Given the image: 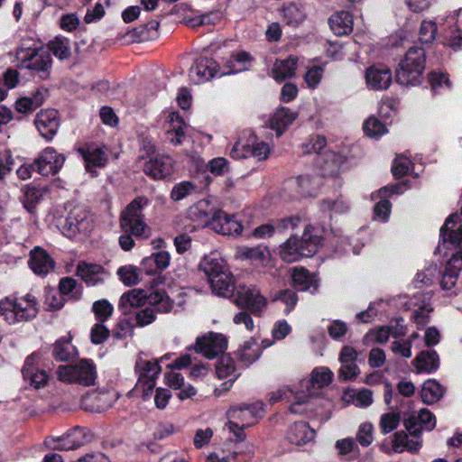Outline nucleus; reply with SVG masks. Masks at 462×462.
<instances>
[{"instance_id": "16", "label": "nucleus", "mask_w": 462, "mask_h": 462, "mask_svg": "<svg viewBox=\"0 0 462 462\" xmlns=\"http://www.w3.org/2000/svg\"><path fill=\"white\" fill-rule=\"evenodd\" d=\"M34 124L40 134L46 140L51 141L60 127L58 111L47 109L40 111L35 117Z\"/></svg>"}, {"instance_id": "40", "label": "nucleus", "mask_w": 462, "mask_h": 462, "mask_svg": "<svg viewBox=\"0 0 462 462\" xmlns=\"http://www.w3.org/2000/svg\"><path fill=\"white\" fill-rule=\"evenodd\" d=\"M60 60L67 59L70 55L69 41L66 38L56 37L49 43V51Z\"/></svg>"}, {"instance_id": "17", "label": "nucleus", "mask_w": 462, "mask_h": 462, "mask_svg": "<svg viewBox=\"0 0 462 462\" xmlns=\"http://www.w3.org/2000/svg\"><path fill=\"white\" fill-rule=\"evenodd\" d=\"M76 273L88 286L102 284L107 278V273L104 267L99 264L88 263L86 262L79 263Z\"/></svg>"}, {"instance_id": "15", "label": "nucleus", "mask_w": 462, "mask_h": 462, "mask_svg": "<svg viewBox=\"0 0 462 462\" xmlns=\"http://www.w3.org/2000/svg\"><path fill=\"white\" fill-rule=\"evenodd\" d=\"M403 425L411 437L420 439L423 428L427 430L435 428L436 419L429 410L421 409L418 416L411 415L404 419Z\"/></svg>"}, {"instance_id": "57", "label": "nucleus", "mask_w": 462, "mask_h": 462, "mask_svg": "<svg viewBox=\"0 0 462 462\" xmlns=\"http://www.w3.org/2000/svg\"><path fill=\"white\" fill-rule=\"evenodd\" d=\"M155 312H159L155 307L149 305L143 310L138 311L135 315L137 325L144 327L152 324L155 319Z\"/></svg>"}, {"instance_id": "28", "label": "nucleus", "mask_w": 462, "mask_h": 462, "mask_svg": "<svg viewBox=\"0 0 462 462\" xmlns=\"http://www.w3.org/2000/svg\"><path fill=\"white\" fill-rule=\"evenodd\" d=\"M263 411L262 405L260 403L254 404H238L233 406L228 413L229 416L234 420H240L242 423L253 422L254 420L261 415Z\"/></svg>"}, {"instance_id": "14", "label": "nucleus", "mask_w": 462, "mask_h": 462, "mask_svg": "<svg viewBox=\"0 0 462 462\" xmlns=\"http://www.w3.org/2000/svg\"><path fill=\"white\" fill-rule=\"evenodd\" d=\"M218 68V64L213 59L200 57L189 69V79L194 84L207 82L217 75Z\"/></svg>"}, {"instance_id": "8", "label": "nucleus", "mask_w": 462, "mask_h": 462, "mask_svg": "<svg viewBox=\"0 0 462 462\" xmlns=\"http://www.w3.org/2000/svg\"><path fill=\"white\" fill-rule=\"evenodd\" d=\"M57 376L62 382L90 386L95 383L97 378L96 365L92 360L81 359L73 365H60Z\"/></svg>"}, {"instance_id": "44", "label": "nucleus", "mask_w": 462, "mask_h": 462, "mask_svg": "<svg viewBox=\"0 0 462 462\" xmlns=\"http://www.w3.org/2000/svg\"><path fill=\"white\" fill-rule=\"evenodd\" d=\"M333 378V373L327 367L316 368L311 373V383L318 388L328 385Z\"/></svg>"}, {"instance_id": "55", "label": "nucleus", "mask_w": 462, "mask_h": 462, "mask_svg": "<svg viewBox=\"0 0 462 462\" xmlns=\"http://www.w3.org/2000/svg\"><path fill=\"white\" fill-rule=\"evenodd\" d=\"M110 330L103 322L96 323L90 330V340L95 345L102 344L109 337Z\"/></svg>"}, {"instance_id": "18", "label": "nucleus", "mask_w": 462, "mask_h": 462, "mask_svg": "<svg viewBox=\"0 0 462 462\" xmlns=\"http://www.w3.org/2000/svg\"><path fill=\"white\" fill-rule=\"evenodd\" d=\"M79 152L85 161V167L88 172L92 176L97 175L95 168L104 167L107 162V156L104 150L97 145L88 144L86 147L79 148Z\"/></svg>"}, {"instance_id": "52", "label": "nucleus", "mask_w": 462, "mask_h": 462, "mask_svg": "<svg viewBox=\"0 0 462 462\" xmlns=\"http://www.w3.org/2000/svg\"><path fill=\"white\" fill-rule=\"evenodd\" d=\"M437 33V25L432 21H423L420 24L419 38L422 43L433 42Z\"/></svg>"}, {"instance_id": "12", "label": "nucleus", "mask_w": 462, "mask_h": 462, "mask_svg": "<svg viewBox=\"0 0 462 462\" xmlns=\"http://www.w3.org/2000/svg\"><path fill=\"white\" fill-rule=\"evenodd\" d=\"M65 162V156L52 147L45 148L34 161L36 171L42 176L57 174Z\"/></svg>"}, {"instance_id": "31", "label": "nucleus", "mask_w": 462, "mask_h": 462, "mask_svg": "<svg viewBox=\"0 0 462 462\" xmlns=\"http://www.w3.org/2000/svg\"><path fill=\"white\" fill-rule=\"evenodd\" d=\"M135 371L139 376L137 384L140 385L143 380H156L162 368L158 359L148 361L138 357L135 363Z\"/></svg>"}, {"instance_id": "47", "label": "nucleus", "mask_w": 462, "mask_h": 462, "mask_svg": "<svg viewBox=\"0 0 462 462\" xmlns=\"http://www.w3.org/2000/svg\"><path fill=\"white\" fill-rule=\"evenodd\" d=\"M363 128L365 134L373 138H378L386 132L385 125L374 116L365 122Z\"/></svg>"}, {"instance_id": "6", "label": "nucleus", "mask_w": 462, "mask_h": 462, "mask_svg": "<svg viewBox=\"0 0 462 462\" xmlns=\"http://www.w3.org/2000/svg\"><path fill=\"white\" fill-rule=\"evenodd\" d=\"M17 56L23 68L32 71L41 79H49L52 66V58L49 50L43 47L27 46L25 42H23Z\"/></svg>"}, {"instance_id": "35", "label": "nucleus", "mask_w": 462, "mask_h": 462, "mask_svg": "<svg viewBox=\"0 0 462 462\" xmlns=\"http://www.w3.org/2000/svg\"><path fill=\"white\" fill-rule=\"evenodd\" d=\"M415 366L419 372L432 373L439 366V359L435 350L422 351L415 358Z\"/></svg>"}, {"instance_id": "22", "label": "nucleus", "mask_w": 462, "mask_h": 462, "mask_svg": "<svg viewBox=\"0 0 462 462\" xmlns=\"http://www.w3.org/2000/svg\"><path fill=\"white\" fill-rule=\"evenodd\" d=\"M292 285L298 291H310L315 293L319 288V280L303 267H294L291 273Z\"/></svg>"}, {"instance_id": "39", "label": "nucleus", "mask_w": 462, "mask_h": 462, "mask_svg": "<svg viewBox=\"0 0 462 462\" xmlns=\"http://www.w3.org/2000/svg\"><path fill=\"white\" fill-rule=\"evenodd\" d=\"M92 310L98 322L106 321L114 312L113 305L106 300H96L92 305Z\"/></svg>"}, {"instance_id": "20", "label": "nucleus", "mask_w": 462, "mask_h": 462, "mask_svg": "<svg viewBox=\"0 0 462 462\" xmlns=\"http://www.w3.org/2000/svg\"><path fill=\"white\" fill-rule=\"evenodd\" d=\"M199 267L205 273L208 282L218 275V273L221 274L229 269L226 261L217 251L205 255L200 261Z\"/></svg>"}, {"instance_id": "37", "label": "nucleus", "mask_w": 462, "mask_h": 462, "mask_svg": "<svg viewBox=\"0 0 462 462\" xmlns=\"http://www.w3.org/2000/svg\"><path fill=\"white\" fill-rule=\"evenodd\" d=\"M294 182L299 189V192L303 197L315 196L319 185L318 179H312L309 175L299 176L295 179Z\"/></svg>"}, {"instance_id": "32", "label": "nucleus", "mask_w": 462, "mask_h": 462, "mask_svg": "<svg viewBox=\"0 0 462 462\" xmlns=\"http://www.w3.org/2000/svg\"><path fill=\"white\" fill-rule=\"evenodd\" d=\"M298 59L289 57L285 60H276L272 69V75L276 81H282L295 75Z\"/></svg>"}, {"instance_id": "49", "label": "nucleus", "mask_w": 462, "mask_h": 462, "mask_svg": "<svg viewBox=\"0 0 462 462\" xmlns=\"http://www.w3.org/2000/svg\"><path fill=\"white\" fill-rule=\"evenodd\" d=\"M400 419V414L397 412H388L383 414L379 423L382 433L387 434L394 430L399 425Z\"/></svg>"}, {"instance_id": "63", "label": "nucleus", "mask_w": 462, "mask_h": 462, "mask_svg": "<svg viewBox=\"0 0 462 462\" xmlns=\"http://www.w3.org/2000/svg\"><path fill=\"white\" fill-rule=\"evenodd\" d=\"M229 162L223 157H217L208 162V169L214 175H224L229 171Z\"/></svg>"}, {"instance_id": "45", "label": "nucleus", "mask_w": 462, "mask_h": 462, "mask_svg": "<svg viewBox=\"0 0 462 462\" xmlns=\"http://www.w3.org/2000/svg\"><path fill=\"white\" fill-rule=\"evenodd\" d=\"M196 186L191 181H181L176 184L171 191V199L174 201L184 199L195 191Z\"/></svg>"}, {"instance_id": "29", "label": "nucleus", "mask_w": 462, "mask_h": 462, "mask_svg": "<svg viewBox=\"0 0 462 462\" xmlns=\"http://www.w3.org/2000/svg\"><path fill=\"white\" fill-rule=\"evenodd\" d=\"M458 219V214L450 215L440 228V236L444 243L449 242L453 245L462 246V227L452 229Z\"/></svg>"}, {"instance_id": "34", "label": "nucleus", "mask_w": 462, "mask_h": 462, "mask_svg": "<svg viewBox=\"0 0 462 462\" xmlns=\"http://www.w3.org/2000/svg\"><path fill=\"white\" fill-rule=\"evenodd\" d=\"M252 61V57L246 51H239L232 53L229 59L226 60V67L227 70H223L219 73V76L229 75L233 73H238L247 69L248 65Z\"/></svg>"}, {"instance_id": "2", "label": "nucleus", "mask_w": 462, "mask_h": 462, "mask_svg": "<svg viewBox=\"0 0 462 462\" xmlns=\"http://www.w3.org/2000/svg\"><path fill=\"white\" fill-rule=\"evenodd\" d=\"M208 203L199 201L190 208L189 215L192 219L199 222L200 226H210L216 232L224 236H238L242 233V224L235 218L219 209L207 210Z\"/></svg>"}, {"instance_id": "33", "label": "nucleus", "mask_w": 462, "mask_h": 462, "mask_svg": "<svg viewBox=\"0 0 462 462\" xmlns=\"http://www.w3.org/2000/svg\"><path fill=\"white\" fill-rule=\"evenodd\" d=\"M328 23L336 35L348 34L353 28V16L347 11H340L329 18Z\"/></svg>"}, {"instance_id": "59", "label": "nucleus", "mask_w": 462, "mask_h": 462, "mask_svg": "<svg viewBox=\"0 0 462 462\" xmlns=\"http://www.w3.org/2000/svg\"><path fill=\"white\" fill-rule=\"evenodd\" d=\"M23 379L28 381L32 386L38 389L43 387L49 379L47 373L42 369H37L31 375H23Z\"/></svg>"}, {"instance_id": "25", "label": "nucleus", "mask_w": 462, "mask_h": 462, "mask_svg": "<svg viewBox=\"0 0 462 462\" xmlns=\"http://www.w3.org/2000/svg\"><path fill=\"white\" fill-rule=\"evenodd\" d=\"M316 432L306 422L292 424L287 432V439L291 444L301 446L315 439Z\"/></svg>"}, {"instance_id": "48", "label": "nucleus", "mask_w": 462, "mask_h": 462, "mask_svg": "<svg viewBox=\"0 0 462 462\" xmlns=\"http://www.w3.org/2000/svg\"><path fill=\"white\" fill-rule=\"evenodd\" d=\"M374 427L373 424L370 422H365L362 423L358 427V430L356 432V441L362 446V447H368L372 444L374 440L373 436Z\"/></svg>"}, {"instance_id": "11", "label": "nucleus", "mask_w": 462, "mask_h": 462, "mask_svg": "<svg viewBox=\"0 0 462 462\" xmlns=\"http://www.w3.org/2000/svg\"><path fill=\"white\" fill-rule=\"evenodd\" d=\"M197 353L202 354L208 359L216 358L219 355H225L227 348L226 337L219 333L209 332L208 335L198 337L191 347Z\"/></svg>"}, {"instance_id": "43", "label": "nucleus", "mask_w": 462, "mask_h": 462, "mask_svg": "<svg viewBox=\"0 0 462 462\" xmlns=\"http://www.w3.org/2000/svg\"><path fill=\"white\" fill-rule=\"evenodd\" d=\"M437 265H430L424 271L419 272L414 279L415 286L422 288L424 286H430L433 283L437 277Z\"/></svg>"}, {"instance_id": "26", "label": "nucleus", "mask_w": 462, "mask_h": 462, "mask_svg": "<svg viewBox=\"0 0 462 462\" xmlns=\"http://www.w3.org/2000/svg\"><path fill=\"white\" fill-rule=\"evenodd\" d=\"M298 114L288 107L281 106L276 109L271 121L270 126L276 132L277 136H281L297 118Z\"/></svg>"}, {"instance_id": "1", "label": "nucleus", "mask_w": 462, "mask_h": 462, "mask_svg": "<svg viewBox=\"0 0 462 462\" xmlns=\"http://www.w3.org/2000/svg\"><path fill=\"white\" fill-rule=\"evenodd\" d=\"M149 204V199L143 196L135 198L120 217V226L125 234L119 237V245L125 251H130L134 241L132 236L136 238H146L150 235V228L144 222L143 210Z\"/></svg>"}, {"instance_id": "30", "label": "nucleus", "mask_w": 462, "mask_h": 462, "mask_svg": "<svg viewBox=\"0 0 462 462\" xmlns=\"http://www.w3.org/2000/svg\"><path fill=\"white\" fill-rule=\"evenodd\" d=\"M409 439L404 431L395 432L393 436L392 448L394 452L401 453L407 450L411 453H417L421 447V439Z\"/></svg>"}, {"instance_id": "4", "label": "nucleus", "mask_w": 462, "mask_h": 462, "mask_svg": "<svg viewBox=\"0 0 462 462\" xmlns=\"http://www.w3.org/2000/svg\"><path fill=\"white\" fill-rule=\"evenodd\" d=\"M38 302L34 296L5 297L0 300V317L8 324L27 322L38 314Z\"/></svg>"}, {"instance_id": "42", "label": "nucleus", "mask_w": 462, "mask_h": 462, "mask_svg": "<svg viewBox=\"0 0 462 462\" xmlns=\"http://www.w3.org/2000/svg\"><path fill=\"white\" fill-rule=\"evenodd\" d=\"M251 134H249V138L246 141H244L240 138L233 146L230 156L234 159L240 160L248 158L251 156L252 152V143H251Z\"/></svg>"}, {"instance_id": "27", "label": "nucleus", "mask_w": 462, "mask_h": 462, "mask_svg": "<svg viewBox=\"0 0 462 462\" xmlns=\"http://www.w3.org/2000/svg\"><path fill=\"white\" fill-rule=\"evenodd\" d=\"M343 162L342 156L333 152H325L323 155L319 156L316 161L324 177L336 176L339 172Z\"/></svg>"}, {"instance_id": "41", "label": "nucleus", "mask_w": 462, "mask_h": 462, "mask_svg": "<svg viewBox=\"0 0 462 462\" xmlns=\"http://www.w3.org/2000/svg\"><path fill=\"white\" fill-rule=\"evenodd\" d=\"M216 373L219 379L232 377L235 373V362L229 355H222L216 365Z\"/></svg>"}, {"instance_id": "19", "label": "nucleus", "mask_w": 462, "mask_h": 462, "mask_svg": "<svg viewBox=\"0 0 462 462\" xmlns=\"http://www.w3.org/2000/svg\"><path fill=\"white\" fill-rule=\"evenodd\" d=\"M365 80L372 89H387L392 83V72L383 66H372L366 69Z\"/></svg>"}, {"instance_id": "53", "label": "nucleus", "mask_w": 462, "mask_h": 462, "mask_svg": "<svg viewBox=\"0 0 462 462\" xmlns=\"http://www.w3.org/2000/svg\"><path fill=\"white\" fill-rule=\"evenodd\" d=\"M103 397L104 396L101 394H93L84 398L81 402L82 409L91 412L104 411L108 406L98 404V402L102 401Z\"/></svg>"}, {"instance_id": "58", "label": "nucleus", "mask_w": 462, "mask_h": 462, "mask_svg": "<svg viewBox=\"0 0 462 462\" xmlns=\"http://www.w3.org/2000/svg\"><path fill=\"white\" fill-rule=\"evenodd\" d=\"M360 373V369L356 362L341 363V367L338 370V378L343 381L354 380Z\"/></svg>"}, {"instance_id": "56", "label": "nucleus", "mask_w": 462, "mask_h": 462, "mask_svg": "<svg viewBox=\"0 0 462 462\" xmlns=\"http://www.w3.org/2000/svg\"><path fill=\"white\" fill-rule=\"evenodd\" d=\"M70 344L65 339L58 340L53 346V356L55 359L64 362L70 357Z\"/></svg>"}, {"instance_id": "61", "label": "nucleus", "mask_w": 462, "mask_h": 462, "mask_svg": "<svg viewBox=\"0 0 462 462\" xmlns=\"http://www.w3.org/2000/svg\"><path fill=\"white\" fill-rule=\"evenodd\" d=\"M14 161L11 152L5 150L0 152V180H2L13 169Z\"/></svg>"}, {"instance_id": "60", "label": "nucleus", "mask_w": 462, "mask_h": 462, "mask_svg": "<svg viewBox=\"0 0 462 462\" xmlns=\"http://www.w3.org/2000/svg\"><path fill=\"white\" fill-rule=\"evenodd\" d=\"M251 143H252L251 156L257 158L259 161L265 160L268 157V154L270 152L268 144L263 142L257 143L255 141L254 135H251Z\"/></svg>"}, {"instance_id": "5", "label": "nucleus", "mask_w": 462, "mask_h": 462, "mask_svg": "<svg viewBox=\"0 0 462 462\" xmlns=\"http://www.w3.org/2000/svg\"><path fill=\"white\" fill-rule=\"evenodd\" d=\"M145 304L153 306L159 313H168L173 307V302L163 291H153L148 293L144 290L134 289L124 293L119 300V308L124 312L128 311V308L141 307Z\"/></svg>"}, {"instance_id": "54", "label": "nucleus", "mask_w": 462, "mask_h": 462, "mask_svg": "<svg viewBox=\"0 0 462 462\" xmlns=\"http://www.w3.org/2000/svg\"><path fill=\"white\" fill-rule=\"evenodd\" d=\"M335 448L337 450V454L339 457H345L353 452L359 451L357 444L352 438H346L337 440L335 443Z\"/></svg>"}, {"instance_id": "13", "label": "nucleus", "mask_w": 462, "mask_h": 462, "mask_svg": "<svg viewBox=\"0 0 462 462\" xmlns=\"http://www.w3.org/2000/svg\"><path fill=\"white\" fill-rule=\"evenodd\" d=\"M143 171L153 180H161L173 173V160L166 155H155L145 160Z\"/></svg>"}, {"instance_id": "9", "label": "nucleus", "mask_w": 462, "mask_h": 462, "mask_svg": "<svg viewBox=\"0 0 462 462\" xmlns=\"http://www.w3.org/2000/svg\"><path fill=\"white\" fill-rule=\"evenodd\" d=\"M234 302L241 309H246L254 316L260 317L267 307V300L259 289L254 285L240 284L236 286Z\"/></svg>"}, {"instance_id": "51", "label": "nucleus", "mask_w": 462, "mask_h": 462, "mask_svg": "<svg viewBox=\"0 0 462 462\" xmlns=\"http://www.w3.org/2000/svg\"><path fill=\"white\" fill-rule=\"evenodd\" d=\"M282 12L283 18L289 25L296 26L304 19L302 12L297 7V5L292 4L284 7Z\"/></svg>"}, {"instance_id": "21", "label": "nucleus", "mask_w": 462, "mask_h": 462, "mask_svg": "<svg viewBox=\"0 0 462 462\" xmlns=\"http://www.w3.org/2000/svg\"><path fill=\"white\" fill-rule=\"evenodd\" d=\"M461 269L462 253L459 252L453 254L446 264L445 272L440 281L442 290L449 291L455 287Z\"/></svg>"}, {"instance_id": "64", "label": "nucleus", "mask_w": 462, "mask_h": 462, "mask_svg": "<svg viewBox=\"0 0 462 462\" xmlns=\"http://www.w3.org/2000/svg\"><path fill=\"white\" fill-rule=\"evenodd\" d=\"M79 23V19L76 14H63L60 19V27L65 32H70L75 31Z\"/></svg>"}, {"instance_id": "62", "label": "nucleus", "mask_w": 462, "mask_h": 462, "mask_svg": "<svg viewBox=\"0 0 462 462\" xmlns=\"http://www.w3.org/2000/svg\"><path fill=\"white\" fill-rule=\"evenodd\" d=\"M390 337V327L382 326L374 330H370L364 337L365 341H368L370 337H374L379 344H384L388 341Z\"/></svg>"}, {"instance_id": "36", "label": "nucleus", "mask_w": 462, "mask_h": 462, "mask_svg": "<svg viewBox=\"0 0 462 462\" xmlns=\"http://www.w3.org/2000/svg\"><path fill=\"white\" fill-rule=\"evenodd\" d=\"M443 393V387L437 381L428 380L422 385L420 395L423 402L431 404L438 402Z\"/></svg>"}, {"instance_id": "24", "label": "nucleus", "mask_w": 462, "mask_h": 462, "mask_svg": "<svg viewBox=\"0 0 462 462\" xmlns=\"http://www.w3.org/2000/svg\"><path fill=\"white\" fill-rule=\"evenodd\" d=\"M208 282L213 293L226 298L231 297L236 289L235 277L229 269L221 274L218 273Z\"/></svg>"}, {"instance_id": "3", "label": "nucleus", "mask_w": 462, "mask_h": 462, "mask_svg": "<svg viewBox=\"0 0 462 462\" xmlns=\"http://www.w3.org/2000/svg\"><path fill=\"white\" fill-rule=\"evenodd\" d=\"M311 226H307L300 238L291 236L280 248V257L286 263L300 261L302 257L312 256L318 250L321 237L314 233Z\"/></svg>"}, {"instance_id": "38", "label": "nucleus", "mask_w": 462, "mask_h": 462, "mask_svg": "<svg viewBox=\"0 0 462 462\" xmlns=\"http://www.w3.org/2000/svg\"><path fill=\"white\" fill-rule=\"evenodd\" d=\"M22 190L23 194L22 198L23 208L32 214L40 201L42 192L39 189L31 186H25Z\"/></svg>"}, {"instance_id": "10", "label": "nucleus", "mask_w": 462, "mask_h": 462, "mask_svg": "<svg viewBox=\"0 0 462 462\" xmlns=\"http://www.w3.org/2000/svg\"><path fill=\"white\" fill-rule=\"evenodd\" d=\"M92 226L93 221L88 211L81 207H75L69 211L60 229L65 236L73 238L78 234H88Z\"/></svg>"}, {"instance_id": "23", "label": "nucleus", "mask_w": 462, "mask_h": 462, "mask_svg": "<svg viewBox=\"0 0 462 462\" xmlns=\"http://www.w3.org/2000/svg\"><path fill=\"white\" fill-rule=\"evenodd\" d=\"M29 265L38 275H46L54 268V262L45 250L35 247L30 254Z\"/></svg>"}, {"instance_id": "50", "label": "nucleus", "mask_w": 462, "mask_h": 462, "mask_svg": "<svg viewBox=\"0 0 462 462\" xmlns=\"http://www.w3.org/2000/svg\"><path fill=\"white\" fill-rule=\"evenodd\" d=\"M117 275L126 286H132L138 282V272L135 266H122L117 270Z\"/></svg>"}, {"instance_id": "7", "label": "nucleus", "mask_w": 462, "mask_h": 462, "mask_svg": "<svg viewBox=\"0 0 462 462\" xmlns=\"http://www.w3.org/2000/svg\"><path fill=\"white\" fill-rule=\"evenodd\" d=\"M425 51L422 48H410L396 69V81L403 86L420 83L425 69Z\"/></svg>"}, {"instance_id": "46", "label": "nucleus", "mask_w": 462, "mask_h": 462, "mask_svg": "<svg viewBox=\"0 0 462 462\" xmlns=\"http://www.w3.org/2000/svg\"><path fill=\"white\" fill-rule=\"evenodd\" d=\"M241 257L253 261H263L266 259L268 251L267 247L263 245H257L254 247H241L239 249Z\"/></svg>"}]
</instances>
